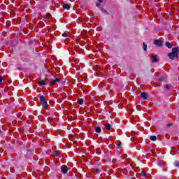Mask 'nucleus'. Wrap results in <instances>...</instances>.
<instances>
[{"label": "nucleus", "instance_id": "1", "mask_svg": "<svg viewBox=\"0 0 179 179\" xmlns=\"http://www.w3.org/2000/svg\"><path fill=\"white\" fill-rule=\"evenodd\" d=\"M178 48H173L172 52L168 54L170 59H174V58H178Z\"/></svg>", "mask_w": 179, "mask_h": 179}, {"label": "nucleus", "instance_id": "2", "mask_svg": "<svg viewBox=\"0 0 179 179\" xmlns=\"http://www.w3.org/2000/svg\"><path fill=\"white\" fill-rule=\"evenodd\" d=\"M39 101L41 103V104L43 106V107H44V108H45V107H47V101H45V98H44L43 96H41L39 99Z\"/></svg>", "mask_w": 179, "mask_h": 179}, {"label": "nucleus", "instance_id": "3", "mask_svg": "<svg viewBox=\"0 0 179 179\" xmlns=\"http://www.w3.org/2000/svg\"><path fill=\"white\" fill-rule=\"evenodd\" d=\"M61 172L63 173V174H66V173H68V166H66V165H62L61 166Z\"/></svg>", "mask_w": 179, "mask_h": 179}, {"label": "nucleus", "instance_id": "4", "mask_svg": "<svg viewBox=\"0 0 179 179\" xmlns=\"http://www.w3.org/2000/svg\"><path fill=\"white\" fill-rule=\"evenodd\" d=\"M154 43L155 45H157L158 47H162V45H163V43H162V41L159 40H155Z\"/></svg>", "mask_w": 179, "mask_h": 179}, {"label": "nucleus", "instance_id": "5", "mask_svg": "<svg viewBox=\"0 0 179 179\" xmlns=\"http://www.w3.org/2000/svg\"><path fill=\"white\" fill-rule=\"evenodd\" d=\"M141 96L142 99H143V100L148 99V94H146L145 92H142Z\"/></svg>", "mask_w": 179, "mask_h": 179}, {"label": "nucleus", "instance_id": "6", "mask_svg": "<svg viewBox=\"0 0 179 179\" xmlns=\"http://www.w3.org/2000/svg\"><path fill=\"white\" fill-rule=\"evenodd\" d=\"M57 82H59V78H55V80H52V81H50V83L52 85H55V83H57Z\"/></svg>", "mask_w": 179, "mask_h": 179}, {"label": "nucleus", "instance_id": "7", "mask_svg": "<svg viewBox=\"0 0 179 179\" xmlns=\"http://www.w3.org/2000/svg\"><path fill=\"white\" fill-rule=\"evenodd\" d=\"M152 62H157L158 59H157V55H154L152 57Z\"/></svg>", "mask_w": 179, "mask_h": 179}, {"label": "nucleus", "instance_id": "8", "mask_svg": "<svg viewBox=\"0 0 179 179\" xmlns=\"http://www.w3.org/2000/svg\"><path fill=\"white\" fill-rule=\"evenodd\" d=\"M143 48L144 51H148V45L145 42H143Z\"/></svg>", "mask_w": 179, "mask_h": 179}, {"label": "nucleus", "instance_id": "9", "mask_svg": "<svg viewBox=\"0 0 179 179\" xmlns=\"http://www.w3.org/2000/svg\"><path fill=\"white\" fill-rule=\"evenodd\" d=\"M95 131L97 134H100L101 132V128L100 127H95Z\"/></svg>", "mask_w": 179, "mask_h": 179}, {"label": "nucleus", "instance_id": "10", "mask_svg": "<svg viewBox=\"0 0 179 179\" xmlns=\"http://www.w3.org/2000/svg\"><path fill=\"white\" fill-rule=\"evenodd\" d=\"M150 139L155 142V141H157V137H156V136H152L150 137Z\"/></svg>", "mask_w": 179, "mask_h": 179}, {"label": "nucleus", "instance_id": "11", "mask_svg": "<svg viewBox=\"0 0 179 179\" xmlns=\"http://www.w3.org/2000/svg\"><path fill=\"white\" fill-rule=\"evenodd\" d=\"M166 46L168 47V48H171V47H173V45L170 42H166Z\"/></svg>", "mask_w": 179, "mask_h": 179}, {"label": "nucleus", "instance_id": "12", "mask_svg": "<svg viewBox=\"0 0 179 179\" xmlns=\"http://www.w3.org/2000/svg\"><path fill=\"white\" fill-rule=\"evenodd\" d=\"M69 5L68 4L63 5V9H66V10H69Z\"/></svg>", "mask_w": 179, "mask_h": 179}, {"label": "nucleus", "instance_id": "13", "mask_svg": "<svg viewBox=\"0 0 179 179\" xmlns=\"http://www.w3.org/2000/svg\"><path fill=\"white\" fill-rule=\"evenodd\" d=\"M38 85H40V86H45V81L41 80V81H39Z\"/></svg>", "mask_w": 179, "mask_h": 179}, {"label": "nucleus", "instance_id": "14", "mask_svg": "<svg viewBox=\"0 0 179 179\" xmlns=\"http://www.w3.org/2000/svg\"><path fill=\"white\" fill-rule=\"evenodd\" d=\"M106 129H107L108 131H110V130L111 129V124H107L106 125Z\"/></svg>", "mask_w": 179, "mask_h": 179}, {"label": "nucleus", "instance_id": "15", "mask_svg": "<svg viewBox=\"0 0 179 179\" xmlns=\"http://www.w3.org/2000/svg\"><path fill=\"white\" fill-rule=\"evenodd\" d=\"M78 104H80V105L83 104V99H78Z\"/></svg>", "mask_w": 179, "mask_h": 179}, {"label": "nucleus", "instance_id": "16", "mask_svg": "<svg viewBox=\"0 0 179 179\" xmlns=\"http://www.w3.org/2000/svg\"><path fill=\"white\" fill-rule=\"evenodd\" d=\"M175 167H179V161H176L174 162Z\"/></svg>", "mask_w": 179, "mask_h": 179}, {"label": "nucleus", "instance_id": "17", "mask_svg": "<svg viewBox=\"0 0 179 179\" xmlns=\"http://www.w3.org/2000/svg\"><path fill=\"white\" fill-rule=\"evenodd\" d=\"M141 176H142L143 177H146V172H142V173H141Z\"/></svg>", "mask_w": 179, "mask_h": 179}, {"label": "nucleus", "instance_id": "18", "mask_svg": "<svg viewBox=\"0 0 179 179\" xmlns=\"http://www.w3.org/2000/svg\"><path fill=\"white\" fill-rule=\"evenodd\" d=\"M158 166H159V167H163V164L159 162H158Z\"/></svg>", "mask_w": 179, "mask_h": 179}, {"label": "nucleus", "instance_id": "19", "mask_svg": "<svg viewBox=\"0 0 179 179\" xmlns=\"http://www.w3.org/2000/svg\"><path fill=\"white\" fill-rule=\"evenodd\" d=\"M96 6H97V8H100V6H101V4L96 3Z\"/></svg>", "mask_w": 179, "mask_h": 179}, {"label": "nucleus", "instance_id": "20", "mask_svg": "<svg viewBox=\"0 0 179 179\" xmlns=\"http://www.w3.org/2000/svg\"><path fill=\"white\" fill-rule=\"evenodd\" d=\"M165 87H166V89H167V90H169V89H170V85H166Z\"/></svg>", "mask_w": 179, "mask_h": 179}, {"label": "nucleus", "instance_id": "21", "mask_svg": "<svg viewBox=\"0 0 179 179\" xmlns=\"http://www.w3.org/2000/svg\"><path fill=\"white\" fill-rule=\"evenodd\" d=\"M2 80H3V78L0 76V85L2 83Z\"/></svg>", "mask_w": 179, "mask_h": 179}, {"label": "nucleus", "instance_id": "22", "mask_svg": "<svg viewBox=\"0 0 179 179\" xmlns=\"http://www.w3.org/2000/svg\"><path fill=\"white\" fill-rule=\"evenodd\" d=\"M50 17H51V15H50V14H48V15L46 16V18H47V19H50Z\"/></svg>", "mask_w": 179, "mask_h": 179}, {"label": "nucleus", "instance_id": "23", "mask_svg": "<svg viewBox=\"0 0 179 179\" xmlns=\"http://www.w3.org/2000/svg\"><path fill=\"white\" fill-rule=\"evenodd\" d=\"M62 37H66V33H63V34H62Z\"/></svg>", "mask_w": 179, "mask_h": 179}, {"label": "nucleus", "instance_id": "24", "mask_svg": "<svg viewBox=\"0 0 179 179\" xmlns=\"http://www.w3.org/2000/svg\"><path fill=\"white\" fill-rule=\"evenodd\" d=\"M98 2H99V3H103V0H98Z\"/></svg>", "mask_w": 179, "mask_h": 179}, {"label": "nucleus", "instance_id": "25", "mask_svg": "<svg viewBox=\"0 0 179 179\" xmlns=\"http://www.w3.org/2000/svg\"><path fill=\"white\" fill-rule=\"evenodd\" d=\"M102 12H103L104 13H107V11L105 10H102Z\"/></svg>", "mask_w": 179, "mask_h": 179}, {"label": "nucleus", "instance_id": "26", "mask_svg": "<svg viewBox=\"0 0 179 179\" xmlns=\"http://www.w3.org/2000/svg\"><path fill=\"white\" fill-rule=\"evenodd\" d=\"M118 146V148H121V145H117Z\"/></svg>", "mask_w": 179, "mask_h": 179}, {"label": "nucleus", "instance_id": "27", "mask_svg": "<svg viewBox=\"0 0 179 179\" xmlns=\"http://www.w3.org/2000/svg\"><path fill=\"white\" fill-rule=\"evenodd\" d=\"M170 125H171V124H168L169 127H170Z\"/></svg>", "mask_w": 179, "mask_h": 179}, {"label": "nucleus", "instance_id": "28", "mask_svg": "<svg viewBox=\"0 0 179 179\" xmlns=\"http://www.w3.org/2000/svg\"><path fill=\"white\" fill-rule=\"evenodd\" d=\"M1 130H0V134H1Z\"/></svg>", "mask_w": 179, "mask_h": 179}]
</instances>
